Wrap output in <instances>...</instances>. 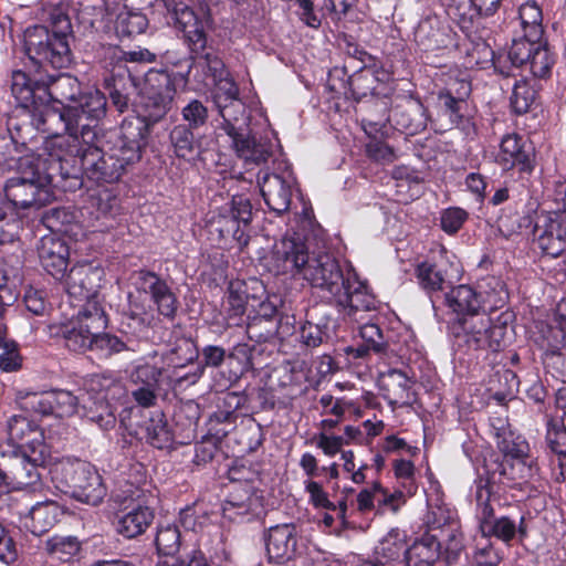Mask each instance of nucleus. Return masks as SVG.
Instances as JSON below:
<instances>
[{
  "label": "nucleus",
  "instance_id": "4be33fe9",
  "mask_svg": "<svg viewBox=\"0 0 566 566\" xmlns=\"http://www.w3.org/2000/svg\"><path fill=\"white\" fill-rule=\"evenodd\" d=\"M8 441L17 447L19 452L34 450H49L44 443V436L38 424L23 416H12L7 426Z\"/></svg>",
  "mask_w": 566,
  "mask_h": 566
},
{
  "label": "nucleus",
  "instance_id": "bb28decb",
  "mask_svg": "<svg viewBox=\"0 0 566 566\" xmlns=\"http://www.w3.org/2000/svg\"><path fill=\"white\" fill-rule=\"evenodd\" d=\"M536 243L543 254L557 258L566 251V217H548L544 226L536 227Z\"/></svg>",
  "mask_w": 566,
  "mask_h": 566
},
{
  "label": "nucleus",
  "instance_id": "0e129e2a",
  "mask_svg": "<svg viewBox=\"0 0 566 566\" xmlns=\"http://www.w3.org/2000/svg\"><path fill=\"white\" fill-rule=\"evenodd\" d=\"M360 337L367 346L376 355H386L389 348V343L385 338L380 327L376 324L369 323V317L363 323H359Z\"/></svg>",
  "mask_w": 566,
  "mask_h": 566
},
{
  "label": "nucleus",
  "instance_id": "4d7b16f0",
  "mask_svg": "<svg viewBox=\"0 0 566 566\" xmlns=\"http://www.w3.org/2000/svg\"><path fill=\"white\" fill-rule=\"evenodd\" d=\"M488 478L483 479L480 478L476 481V491H475V501L478 505V517L481 518H488L493 517L494 510L490 504V497H491V483H501L499 481V475L494 474V478L491 473H488L485 471Z\"/></svg>",
  "mask_w": 566,
  "mask_h": 566
},
{
  "label": "nucleus",
  "instance_id": "c756f323",
  "mask_svg": "<svg viewBox=\"0 0 566 566\" xmlns=\"http://www.w3.org/2000/svg\"><path fill=\"white\" fill-rule=\"evenodd\" d=\"M34 123L39 130L48 134L46 138L78 130L69 105L62 108L45 106L34 115Z\"/></svg>",
  "mask_w": 566,
  "mask_h": 566
},
{
  "label": "nucleus",
  "instance_id": "1a4fd4ad",
  "mask_svg": "<svg viewBox=\"0 0 566 566\" xmlns=\"http://www.w3.org/2000/svg\"><path fill=\"white\" fill-rule=\"evenodd\" d=\"M252 219V206L243 196H234L230 205L213 213L207 222L208 232L219 240L237 242L239 247L248 244V237L241 224L247 227Z\"/></svg>",
  "mask_w": 566,
  "mask_h": 566
},
{
  "label": "nucleus",
  "instance_id": "3c124183",
  "mask_svg": "<svg viewBox=\"0 0 566 566\" xmlns=\"http://www.w3.org/2000/svg\"><path fill=\"white\" fill-rule=\"evenodd\" d=\"M155 544L159 554L175 556L181 546V534L175 524L160 525L157 531Z\"/></svg>",
  "mask_w": 566,
  "mask_h": 566
},
{
  "label": "nucleus",
  "instance_id": "bf43d9fd",
  "mask_svg": "<svg viewBox=\"0 0 566 566\" xmlns=\"http://www.w3.org/2000/svg\"><path fill=\"white\" fill-rule=\"evenodd\" d=\"M150 300L160 315L170 319L176 316L178 298L167 281L157 289Z\"/></svg>",
  "mask_w": 566,
  "mask_h": 566
},
{
  "label": "nucleus",
  "instance_id": "c03bdc74",
  "mask_svg": "<svg viewBox=\"0 0 566 566\" xmlns=\"http://www.w3.org/2000/svg\"><path fill=\"white\" fill-rule=\"evenodd\" d=\"M169 138L177 157L190 159L198 153V144L195 140L192 129L187 125L175 126Z\"/></svg>",
  "mask_w": 566,
  "mask_h": 566
},
{
  "label": "nucleus",
  "instance_id": "ddd939ff",
  "mask_svg": "<svg viewBox=\"0 0 566 566\" xmlns=\"http://www.w3.org/2000/svg\"><path fill=\"white\" fill-rule=\"evenodd\" d=\"M312 258L304 240L297 235H284L273 245L270 265L275 274L303 275Z\"/></svg>",
  "mask_w": 566,
  "mask_h": 566
},
{
  "label": "nucleus",
  "instance_id": "6e6d98bb",
  "mask_svg": "<svg viewBox=\"0 0 566 566\" xmlns=\"http://www.w3.org/2000/svg\"><path fill=\"white\" fill-rule=\"evenodd\" d=\"M146 439L157 449L168 448L172 442V434L168 428L164 415L159 413L149 419L146 424Z\"/></svg>",
  "mask_w": 566,
  "mask_h": 566
},
{
  "label": "nucleus",
  "instance_id": "6ab92c4d",
  "mask_svg": "<svg viewBox=\"0 0 566 566\" xmlns=\"http://www.w3.org/2000/svg\"><path fill=\"white\" fill-rule=\"evenodd\" d=\"M413 40L424 52L446 49L452 41L450 25L437 14L426 15L418 22Z\"/></svg>",
  "mask_w": 566,
  "mask_h": 566
},
{
  "label": "nucleus",
  "instance_id": "49530a36",
  "mask_svg": "<svg viewBox=\"0 0 566 566\" xmlns=\"http://www.w3.org/2000/svg\"><path fill=\"white\" fill-rule=\"evenodd\" d=\"M85 389L87 398L115 399L122 391V385L111 375H92L85 382Z\"/></svg>",
  "mask_w": 566,
  "mask_h": 566
},
{
  "label": "nucleus",
  "instance_id": "aec40b11",
  "mask_svg": "<svg viewBox=\"0 0 566 566\" xmlns=\"http://www.w3.org/2000/svg\"><path fill=\"white\" fill-rule=\"evenodd\" d=\"M297 533L293 524H281L269 528L265 537L266 554L270 562L285 564L297 554Z\"/></svg>",
  "mask_w": 566,
  "mask_h": 566
},
{
  "label": "nucleus",
  "instance_id": "ea45409f",
  "mask_svg": "<svg viewBox=\"0 0 566 566\" xmlns=\"http://www.w3.org/2000/svg\"><path fill=\"white\" fill-rule=\"evenodd\" d=\"M447 305L458 314L465 316H480V295L469 285H459L451 289L444 296Z\"/></svg>",
  "mask_w": 566,
  "mask_h": 566
},
{
  "label": "nucleus",
  "instance_id": "9b49d317",
  "mask_svg": "<svg viewBox=\"0 0 566 566\" xmlns=\"http://www.w3.org/2000/svg\"><path fill=\"white\" fill-rule=\"evenodd\" d=\"M343 287L333 295L338 312L347 319L363 323L368 313L376 311L375 296L368 292L367 285L358 280L356 273L348 271Z\"/></svg>",
  "mask_w": 566,
  "mask_h": 566
},
{
  "label": "nucleus",
  "instance_id": "774afa93",
  "mask_svg": "<svg viewBox=\"0 0 566 566\" xmlns=\"http://www.w3.org/2000/svg\"><path fill=\"white\" fill-rule=\"evenodd\" d=\"M106 87L109 91V97L113 105L120 112H125L128 108L129 96L126 92V78L111 76L105 78Z\"/></svg>",
  "mask_w": 566,
  "mask_h": 566
},
{
  "label": "nucleus",
  "instance_id": "9d476101",
  "mask_svg": "<svg viewBox=\"0 0 566 566\" xmlns=\"http://www.w3.org/2000/svg\"><path fill=\"white\" fill-rule=\"evenodd\" d=\"M462 339L473 350L499 354L506 347V323H493L486 315L464 316L460 319Z\"/></svg>",
  "mask_w": 566,
  "mask_h": 566
},
{
  "label": "nucleus",
  "instance_id": "20e7f679",
  "mask_svg": "<svg viewBox=\"0 0 566 566\" xmlns=\"http://www.w3.org/2000/svg\"><path fill=\"white\" fill-rule=\"evenodd\" d=\"M107 326V318L98 302L82 305L69 321L50 326L52 336L62 337L65 346L74 353L88 350L94 333Z\"/></svg>",
  "mask_w": 566,
  "mask_h": 566
},
{
  "label": "nucleus",
  "instance_id": "052dcab7",
  "mask_svg": "<svg viewBox=\"0 0 566 566\" xmlns=\"http://www.w3.org/2000/svg\"><path fill=\"white\" fill-rule=\"evenodd\" d=\"M125 349L126 344L120 338L108 333H102V331L94 333L88 348V350L96 353L101 357H109Z\"/></svg>",
  "mask_w": 566,
  "mask_h": 566
},
{
  "label": "nucleus",
  "instance_id": "2f4dec72",
  "mask_svg": "<svg viewBox=\"0 0 566 566\" xmlns=\"http://www.w3.org/2000/svg\"><path fill=\"white\" fill-rule=\"evenodd\" d=\"M44 71L35 70L34 77L31 78L21 70L12 72L11 92L21 107H36L38 104H41L39 101V95H42L40 80H44Z\"/></svg>",
  "mask_w": 566,
  "mask_h": 566
},
{
  "label": "nucleus",
  "instance_id": "864d4df0",
  "mask_svg": "<svg viewBox=\"0 0 566 566\" xmlns=\"http://www.w3.org/2000/svg\"><path fill=\"white\" fill-rule=\"evenodd\" d=\"M50 415L60 418L71 417L77 411L80 399L69 390H52L50 391Z\"/></svg>",
  "mask_w": 566,
  "mask_h": 566
},
{
  "label": "nucleus",
  "instance_id": "7ed1b4c3",
  "mask_svg": "<svg viewBox=\"0 0 566 566\" xmlns=\"http://www.w3.org/2000/svg\"><path fill=\"white\" fill-rule=\"evenodd\" d=\"M554 63L555 57L547 43L530 39L513 40L507 54L493 61L495 71L504 76H515L514 70H528L537 78L547 77Z\"/></svg>",
  "mask_w": 566,
  "mask_h": 566
},
{
  "label": "nucleus",
  "instance_id": "a19ab883",
  "mask_svg": "<svg viewBox=\"0 0 566 566\" xmlns=\"http://www.w3.org/2000/svg\"><path fill=\"white\" fill-rule=\"evenodd\" d=\"M111 400L104 397H93L83 401L85 417L103 430H111L116 424V416Z\"/></svg>",
  "mask_w": 566,
  "mask_h": 566
},
{
  "label": "nucleus",
  "instance_id": "5701e85b",
  "mask_svg": "<svg viewBox=\"0 0 566 566\" xmlns=\"http://www.w3.org/2000/svg\"><path fill=\"white\" fill-rule=\"evenodd\" d=\"M44 80H40L39 95L40 103L53 99L64 105L65 103H75L81 94V84L76 77L70 74H50L44 71Z\"/></svg>",
  "mask_w": 566,
  "mask_h": 566
},
{
  "label": "nucleus",
  "instance_id": "c9c22d12",
  "mask_svg": "<svg viewBox=\"0 0 566 566\" xmlns=\"http://www.w3.org/2000/svg\"><path fill=\"white\" fill-rule=\"evenodd\" d=\"M259 499L255 496L251 488L243 485H234L222 505L223 516L228 520L237 518L254 512L258 507Z\"/></svg>",
  "mask_w": 566,
  "mask_h": 566
},
{
  "label": "nucleus",
  "instance_id": "f3484780",
  "mask_svg": "<svg viewBox=\"0 0 566 566\" xmlns=\"http://www.w3.org/2000/svg\"><path fill=\"white\" fill-rule=\"evenodd\" d=\"M302 277L312 286L326 291L332 297L345 284L346 274L329 253L312 254Z\"/></svg>",
  "mask_w": 566,
  "mask_h": 566
},
{
  "label": "nucleus",
  "instance_id": "a878e982",
  "mask_svg": "<svg viewBox=\"0 0 566 566\" xmlns=\"http://www.w3.org/2000/svg\"><path fill=\"white\" fill-rule=\"evenodd\" d=\"M38 254L43 269L55 279L65 276L69 265V247L65 242L53 235H45L40 240Z\"/></svg>",
  "mask_w": 566,
  "mask_h": 566
},
{
  "label": "nucleus",
  "instance_id": "58836bf2",
  "mask_svg": "<svg viewBox=\"0 0 566 566\" xmlns=\"http://www.w3.org/2000/svg\"><path fill=\"white\" fill-rule=\"evenodd\" d=\"M175 94H161V96L143 95L140 94V108L144 113L143 118H137L136 123L126 122L125 124H132L134 127L138 126V122H142L149 133V126L163 119L171 107V103Z\"/></svg>",
  "mask_w": 566,
  "mask_h": 566
},
{
  "label": "nucleus",
  "instance_id": "6e6552de",
  "mask_svg": "<svg viewBox=\"0 0 566 566\" xmlns=\"http://www.w3.org/2000/svg\"><path fill=\"white\" fill-rule=\"evenodd\" d=\"M87 145L82 139L80 129L46 138L44 149L50 157L48 172H54L55 179H73L80 185V164Z\"/></svg>",
  "mask_w": 566,
  "mask_h": 566
},
{
  "label": "nucleus",
  "instance_id": "b1692460",
  "mask_svg": "<svg viewBox=\"0 0 566 566\" xmlns=\"http://www.w3.org/2000/svg\"><path fill=\"white\" fill-rule=\"evenodd\" d=\"M501 0H450L448 14L462 30H470L481 17L493 15Z\"/></svg>",
  "mask_w": 566,
  "mask_h": 566
},
{
  "label": "nucleus",
  "instance_id": "a211bd4d",
  "mask_svg": "<svg viewBox=\"0 0 566 566\" xmlns=\"http://www.w3.org/2000/svg\"><path fill=\"white\" fill-rule=\"evenodd\" d=\"M106 97L99 91H90L80 94L74 104H67L77 125L84 143H93L97 138L95 125L106 114Z\"/></svg>",
  "mask_w": 566,
  "mask_h": 566
},
{
  "label": "nucleus",
  "instance_id": "a18cd8bd",
  "mask_svg": "<svg viewBox=\"0 0 566 566\" xmlns=\"http://www.w3.org/2000/svg\"><path fill=\"white\" fill-rule=\"evenodd\" d=\"M248 295L240 282L230 283L224 301V310L228 314L229 325H239L245 313Z\"/></svg>",
  "mask_w": 566,
  "mask_h": 566
},
{
  "label": "nucleus",
  "instance_id": "473e14b6",
  "mask_svg": "<svg viewBox=\"0 0 566 566\" xmlns=\"http://www.w3.org/2000/svg\"><path fill=\"white\" fill-rule=\"evenodd\" d=\"M417 282L428 294L444 291L452 284L453 273L443 264L421 262L416 268Z\"/></svg>",
  "mask_w": 566,
  "mask_h": 566
},
{
  "label": "nucleus",
  "instance_id": "e433bc0d",
  "mask_svg": "<svg viewBox=\"0 0 566 566\" xmlns=\"http://www.w3.org/2000/svg\"><path fill=\"white\" fill-rule=\"evenodd\" d=\"M154 512L148 506L137 505L129 512L117 516L116 531L126 538H134L150 526Z\"/></svg>",
  "mask_w": 566,
  "mask_h": 566
},
{
  "label": "nucleus",
  "instance_id": "de8ad7c7",
  "mask_svg": "<svg viewBox=\"0 0 566 566\" xmlns=\"http://www.w3.org/2000/svg\"><path fill=\"white\" fill-rule=\"evenodd\" d=\"M15 401L21 410L27 412L50 415V391L39 392L31 389H20L15 394Z\"/></svg>",
  "mask_w": 566,
  "mask_h": 566
},
{
  "label": "nucleus",
  "instance_id": "2eb2a0df",
  "mask_svg": "<svg viewBox=\"0 0 566 566\" xmlns=\"http://www.w3.org/2000/svg\"><path fill=\"white\" fill-rule=\"evenodd\" d=\"M166 9L175 28L184 33L190 52H201L207 39L202 22L184 0H155Z\"/></svg>",
  "mask_w": 566,
  "mask_h": 566
},
{
  "label": "nucleus",
  "instance_id": "13d9d810",
  "mask_svg": "<svg viewBox=\"0 0 566 566\" xmlns=\"http://www.w3.org/2000/svg\"><path fill=\"white\" fill-rule=\"evenodd\" d=\"M405 535L398 530H391L379 542L376 547V554L387 560H395L405 555L406 549Z\"/></svg>",
  "mask_w": 566,
  "mask_h": 566
},
{
  "label": "nucleus",
  "instance_id": "39448f33",
  "mask_svg": "<svg viewBox=\"0 0 566 566\" xmlns=\"http://www.w3.org/2000/svg\"><path fill=\"white\" fill-rule=\"evenodd\" d=\"M28 168L21 176L8 179L4 193L17 209H40L54 198L52 185L56 179L54 172H42L30 164Z\"/></svg>",
  "mask_w": 566,
  "mask_h": 566
},
{
  "label": "nucleus",
  "instance_id": "cd10ccee",
  "mask_svg": "<svg viewBox=\"0 0 566 566\" xmlns=\"http://www.w3.org/2000/svg\"><path fill=\"white\" fill-rule=\"evenodd\" d=\"M232 143L237 155L247 165H260L265 163L272 155V144L265 138H255L244 135L234 126V133H226Z\"/></svg>",
  "mask_w": 566,
  "mask_h": 566
},
{
  "label": "nucleus",
  "instance_id": "f8f14e48",
  "mask_svg": "<svg viewBox=\"0 0 566 566\" xmlns=\"http://www.w3.org/2000/svg\"><path fill=\"white\" fill-rule=\"evenodd\" d=\"M49 458V450L30 449L17 453L4 470L9 492L36 485Z\"/></svg>",
  "mask_w": 566,
  "mask_h": 566
},
{
  "label": "nucleus",
  "instance_id": "e2e57ef3",
  "mask_svg": "<svg viewBox=\"0 0 566 566\" xmlns=\"http://www.w3.org/2000/svg\"><path fill=\"white\" fill-rule=\"evenodd\" d=\"M80 547L74 536H53L45 543L48 553L61 560H69L78 553Z\"/></svg>",
  "mask_w": 566,
  "mask_h": 566
},
{
  "label": "nucleus",
  "instance_id": "f257e3e1",
  "mask_svg": "<svg viewBox=\"0 0 566 566\" xmlns=\"http://www.w3.org/2000/svg\"><path fill=\"white\" fill-rule=\"evenodd\" d=\"M146 128L142 122L136 127L124 124L120 134L111 133L105 140L97 136L84 148L81 175L84 172L97 182L112 184L119 180L126 167L140 159L147 139Z\"/></svg>",
  "mask_w": 566,
  "mask_h": 566
},
{
  "label": "nucleus",
  "instance_id": "f03ea898",
  "mask_svg": "<svg viewBox=\"0 0 566 566\" xmlns=\"http://www.w3.org/2000/svg\"><path fill=\"white\" fill-rule=\"evenodd\" d=\"M496 448L502 460L492 455L485 460L484 471L493 476L497 474L500 482L526 480L536 473L535 462L530 455V444L521 434L511 431L496 441Z\"/></svg>",
  "mask_w": 566,
  "mask_h": 566
},
{
  "label": "nucleus",
  "instance_id": "338daca9",
  "mask_svg": "<svg viewBox=\"0 0 566 566\" xmlns=\"http://www.w3.org/2000/svg\"><path fill=\"white\" fill-rule=\"evenodd\" d=\"M251 339L268 342L279 333V322L269 318H252L247 326Z\"/></svg>",
  "mask_w": 566,
  "mask_h": 566
},
{
  "label": "nucleus",
  "instance_id": "c85d7f7f",
  "mask_svg": "<svg viewBox=\"0 0 566 566\" xmlns=\"http://www.w3.org/2000/svg\"><path fill=\"white\" fill-rule=\"evenodd\" d=\"M441 558V544L436 534L427 532L405 549L406 566H436Z\"/></svg>",
  "mask_w": 566,
  "mask_h": 566
},
{
  "label": "nucleus",
  "instance_id": "680f3d73",
  "mask_svg": "<svg viewBox=\"0 0 566 566\" xmlns=\"http://www.w3.org/2000/svg\"><path fill=\"white\" fill-rule=\"evenodd\" d=\"M536 91L525 78L516 81L510 97L511 106L516 114L526 113L535 102Z\"/></svg>",
  "mask_w": 566,
  "mask_h": 566
},
{
  "label": "nucleus",
  "instance_id": "412c9836",
  "mask_svg": "<svg viewBox=\"0 0 566 566\" xmlns=\"http://www.w3.org/2000/svg\"><path fill=\"white\" fill-rule=\"evenodd\" d=\"M259 186L265 203L273 212L282 214L289 210L293 186L291 176L263 172L259 177Z\"/></svg>",
  "mask_w": 566,
  "mask_h": 566
},
{
  "label": "nucleus",
  "instance_id": "0eeeda50",
  "mask_svg": "<svg viewBox=\"0 0 566 566\" xmlns=\"http://www.w3.org/2000/svg\"><path fill=\"white\" fill-rule=\"evenodd\" d=\"M24 49L36 70L65 69L72 63L69 41L52 35L42 25L29 28L24 33Z\"/></svg>",
  "mask_w": 566,
  "mask_h": 566
},
{
  "label": "nucleus",
  "instance_id": "79ce46f5",
  "mask_svg": "<svg viewBox=\"0 0 566 566\" xmlns=\"http://www.w3.org/2000/svg\"><path fill=\"white\" fill-rule=\"evenodd\" d=\"M523 36L521 39H530L531 41L542 40V11L534 1H527L520 7L518 11Z\"/></svg>",
  "mask_w": 566,
  "mask_h": 566
},
{
  "label": "nucleus",
  "instance_id": "8fccbe9b",
  "mask_svg": "<svg viewBox=\"0 0 566 566\" xmlns=\"http://www.w3.org/2000/svg\"><path fill=\"white\" fill-rule=\"evenodd\" d=\"M528 217H522L517 212L516 208L509 206L502 209L501 214L496 220V227L499 232L506 239L518 234L523 227L531 224Z\"/></svg>",
  "mask_w": 566,
  "mask_h": 566
},
{
  "label": "nucleus",
  "instance_id": "69168bd1",
  "mask_svg": "<svg viewBox=\"0 0 566 566\" xmlns=\"http://www.w3.org/2000/svg\"><path fill=\"white\" fill-rule=\"evenodd\" d=\"M191 54L192 60L203 61L205 67L212 76L213 81L230 75L220 56L212 50V48L208 46L207 39H205L203 50L201 52H191Z\"/></svg>",
  "mask_w": 566,
  "mask_h": 566
},
{
  "label": "nucleus",
  "instance_id": "4c0bfd02",
  "mask_svg": "<svg viewBox=\"0 0 566 566\" xmlns=\"http://www.w3.org/2000/svg\"><path fill=\"white\" fill-rule=\"evenodd\" d=\"M61 515L60 506L52 501L38 503L30 510L25 526L32 534L41 536L55 525Z\"/></svg>",
  "mask_w": 566,
  "mask_h": 566
},
{
  "label": "nucleus",
  "instance_id": "393cba45",
  "mask_svg": "<svg viewBox=\"0 0 566 566\" xmlns=\"http://www.w3.org/2000/svg\"><path fill=\"white\" fill-rule=\"evenodd\" d=\"M382 397L391 406H405L415 401L413 381L401 370L389 369L378 377Z\"/></svg>",
  "mask_w": 566,
  "mask_h": 566
},
{
  "label": "nucleus",
  "instance_id": "5fc2aeb1",
  "mask_svg": "<svg viewBox=\"0 0 566 566\" xmlns=\"http://www.w3.org/2000/svg\"><path fill=\"white\" fill-rule=\"evenodd\" d=\"M198 357L195 342L189 337H178L171 344L167 359L176 367H184Z\"/></svg>",
  "mask_w": 566,
  "mask_h": 566
},
{
  "label": "nucleus",
  "instance_id": "72a5a7b5",
  "mask_svg": "<svg viewBox=\"0 0 566 566\" xmlns=\"http://www.w3.org/2000/svg\"><path fill=\"white\" fill-rule=\"evenodd\" d=\"M480 530L483 536H494L504 543H510L518 534L522 538L526 536V527L524 517H520L518 524L509 516H502L499 518L488 517L481 518Z\"/></svg>",
  "mask_w": 566,
  "mask_h": 566
},
{
  "label": "nucleus",
  "instance_id": "7c9ffc66",
  "mask_svg": "<svg viewBox=\"0 0 566 566\" xmlns=\"http://www.w3.org/2000/svg\"><path fill=\"white\" fill-rule=\"evenodd\" d=\"M496 161L505 170L515 166L521 171H531L533 168L530 150L526 149L523 138L516 134H509L502 138Z\"/></svg>",
  "mask_w": 566,
  "mask_h": 566
},
{
  "label": "nucleus",
  "instance_id": "423d86ee",
  "mask_svg": "<svg viewBox=\"0 0 566 566\" xmlns=\"http://www.w3.org/2000/svg\"><path fill=\"white\" fill-rule=\"evenodd\" d=\"M54 479L74 499L98 505L106 495L102 476L94 465L85 461L64 463L54 473Z\"/></svg>",
  "mask_w": 566,
  "mask_h": 566
},
{
  "label": "nucleus",
  "instance_id": "09e8293b",
  "mask_svg": "<svg viewBox=\"0 0 566 566\" xmlns=\"http://www.w3.org/2000/svg\"><path fill=\"white\" fill-rule=\"evenodd\" d=\"M175 84L170 75L165 71L149 70L144 78L140 94L161 96V94H175Z\"/></svg>",
  "mask_w": 566,
  "mask_h": 566
},
{
  "label": "nucleus",
  "instance_id": "dca6fc26",
  "mask_svg": "<svg viewBox=\"0 0 566 566\" xmlns=\"http://www.w3.org/2000/svg\"><path fill=\"white\" fill-rule=\"evenodd\" d=\"M212 101L222 118L218 129L224 133H234V124L244 114V103L234 80L228 75L213 81Z\"/></svg>",
  "mask_w": 566,
  "mask_h": 566
},
{
  "label": "nucleus",
  "instance_id": "4468645a",
  "mask_svg": "<svg viewBox=\"0 0 566 566\" xmlns=\"http://www.w3.org/2000/svg\"><path fill=\"white\" fill-rule=\"evenodd\" d=\"M104 276L103 269L92 264H77L73 266L65 277V291L73 306L87 305L98 302L97 294Z\"/></svg>",
  "mask_w": 566,
  "mask_h": 566
},
{
  "label": "nucleus",
  "instance_id": "603ef678",
  "mask_svg": "<svg viewBox=\"0 0 566 566\" xmlns=\"http://www.w3.org/2000/svg\"><path fill=\"white\" fill-rule=\"evenodd\" d=\"M148 27V19L142 12L124 9L116 19V31L118 34L130 36L142 34Z\"/></svg>",
  "mask_w": 566,
  "mask_h": 566
},
{
  "label": "nucleus",
  "instance_id": "f704fd0d",
  "mask_svg": "<svg viewBox=\"0 0 566 566\" xmlns=\"http://www.w3.org/2000/svg\"><path fill=\"white\" fill-rule=\"evenodd\" d=\"M391 119L398 129L407 135H416L424 130L428 123L426 109L420 103L396 106L391 113Z\"/></svg>",
  "mask_w": 566,
  "mask_h": 566
},
{
  "label": "nucleus",
  "instance_id": "37998d69",
  "mask_svg": "<svg viewBox=\"0 0 566 566\" xmlns=\"http://www.w3.org/2000/svg\"><path fill=\"white\" fill-rule=\"evenodd\" d=\"M30 160L21 157L19 144L10 134L0 135V168L3 170H15L29 167Z\"/></svg>",
  "mask_w": 566,
  "mask_h": 566
}]
</instances>
